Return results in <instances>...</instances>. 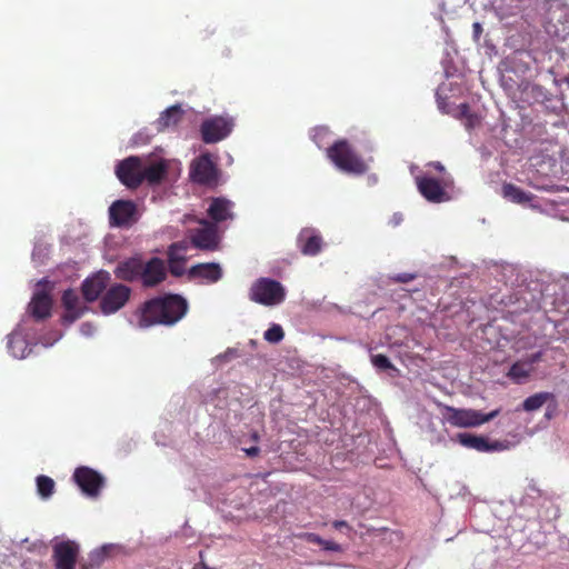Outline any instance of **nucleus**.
Returning <instances> with one entry per match:
<instances>
[{
    "label": "nucleus",
    "mask_w": 569,
    "mask_h": 569,
    "mask_svg": "<svg viewBox=\"0 0 569 569\" xmlns=\"http://www.w3.org/2000/svg\"><path fill=\"white\" fill-rule=\"evenodd\" d=\"M188 311L184 298L174 293L152 298L138 309L139 328H149L156 325L173 326L180 321Z\"/></svg>",
    "instance_id": "f257e3e1"
},
{
    "label": "nucleus",
    "mask_w": 569,
    "mask_h": 569,
    "mask_svg": "<svg viewBox=\"0 0 569 569\" xmlns=\"http://www.w3.org/2000/svg\"><path fill=\"white\" fill-rule=\"evenodd\" d=\"M500 410L496 409L489 413H482L475 409H461L445 405L442 407L443 419L456 428H473L481 426L499 415Z\"/></svg>",
    "instance_id": "f03ea898"
},
{
    "label": "nucleus",
    "mask_w": 569,
    "mask_h": 569,
    "mask_svg": "<svg viewBox=\"0 0 569 569\" xmlns=\"http://www.w3.org/2000/svg\"><path fill=\"white\" fill-rule=\"evenodd\" d=\"M249 298L262 306H278L286 299V289L279 281L261 277L251 284Z\"/></svg>",
    "instance_id": "7ed1b4c3"
},
{
    "label": "nucleus",
    "mask_w": 569,
    "mask_h": 569,
    "mask_svg": "<svg viewBox=\"0 0 569 569\" xmlns=\"http://www.w3.org/2000/svg\"><path fill=\"white\" fill-rule=\"evenodd\" d=\"M188 238L192 247L203 251L217 250L220 241L217 224L206 219H200L199 227L188 231Z\"/></svg>",
    "instance_id": "20e7f679"
},
{
    "label": "nucleus",
    "mask_w": 569,
    "mask_h": 569,
    "mask_svg": "<svg viewBox=\"0 0 569 569\" xmlns=\"http://www.w3.org/2000/svg\"><path fill=\"white\" fill-rule=\"evenodd\" d=\"M139 211L132 200L119 199L109 207V223L111 227L129 228L139 220Z\"/></svg>",
    "instance_id": "39448f33"
},
{
    "label": "nucleus",
    "mask_w": 569,
    "mask_h": 569,
    "mask_svg": "<svg viewBox=\"0 0 569 569\" xmlns=\"http://www.w3.org/2000/svg\"><path fill=\"white\" fill-rule=\"evenodd\" d=\"M131 293V288L123 283L110 284L100 298L101 312L107 316L116 313L127 305Z\"/></svg>",
    "instance_id": "423d86ee"
},
{
    "label": "nucleus",
    "mask_w": 569,
    "mask_h": 569,
    "mask_svg": "<svg viewBox=\"0 0 569 569\" xmlns=\"http://www.w3.org/2000/svg\"><path fill=\"white\" fill-rule=\"evenodd\" d=\"M233 128V120L229 117H210L200 126L201 139L204 143H217L227 138Z\"/></svg>",
    "instance_id": "0eeeda50"
},
{
    "label": "nucleus",
    "mask_w": 569,
    "mask_h": 569,
    "mask_svg": "<svg viewBox=\"0 0 569 569\" xmlns=\"http://www.w3.org/2000/svg\"><path fill=\"white\" fill-rule=\"evenodd\" d=\"M416 183L419 192L429 202L440 203L450 199L446 191V188L452 183V180L449 178H443L439 181L431 177H417Z\"/></svg>",
    "instance_id": "6e6552de"
},
{
    "label": "nucleus",
    "mask_w": 569,
    "mask_h": 569,
    "mask_svg": "<svg viewBox=\"0 0 569 569\" xmlns=\"http://www.w3.org/2000/svg\"><path fill=\"white\" fill-rule=\"evenodd\" d=\"M327 157L341 171L351 173L356 172V153L352 146L345 139L337 140L332 146L328 147Z\"/></svg>",
    "instance_id": "1a4fd4ad"
},
{
    "label": "nucleus",
    "mask_w": 569,
    "mask_h": 569,
    "mask_svg": "<svg viewBox=\"0 0 569 569\" xmlns=\"http://www.w3.org/2000/svg\"><path fill=\"white\" fill-rule=\"evenodd\" d=\"M74 482L79 486L81 491L88 496L96 498L100 495L104 486V478L92 468L81 466L78 467L72 476Z\"/></svg>",
    "instance_id": "9d476101"
},
{
    "label": "nucleus",
    "mask_w": 569,
    "mask_h": 569,
    "mask_svg": "<svg viewBox=\"0 0 569 569\" xmlns=\"http://www.w3.org/2000/svg\"><path fill=\"white\" fill-rule=\"evenodd\" d=\"M116 174L126 187L138 188L142 183V160L132 156L120 161L116 168Z\"/></svg>",
    "instance_id": "9b49d317"
},
{
    "label": "nucleus",
    "mask_w": 569,
    "mask_h": 569,
    "mask_svg": "<svg viewBox=\"0 0 569 569\" xmlns=\"http://www.w3.org/2000/svg\"><path fill=\"white\" fill-rule=\"evenodd\" d=\"M191 179L199 184H212L218 180V169L209 153L197 158L190 168Z\"/></svg>",
    "instance_id": "f8f14e48"
},
{
    "label": "nucleus",
    "mask_w": 569,
    "mask_h": 569,
    "mask_svg": "<svg viewBox=\"0 0 569 569\" xmlns=\"http://www.w3.org/2000/svg\"><path fill=\"white\" fill-rule=\"evenodd\" d=\"M79 556V546L74 541L66 540L53 546L52 559L54 569H76Z\"/></svg>",
    "instance_id": "ddd939ff"
},
{
    "label": "nucleus",
    "mask_w": 569,
    "mask_h": 569,
    "mask_svg": "<svg viewBox=\"0 0 569 569\" xmlns=\"http://www.w3.org/2000/svg\"><path fill=\"white\" fill-rule=\"evenodd\" d=\"M167 278V268L162 259L153 257L142 263L140 280L144 288H153Z\"/></svg>",
    "instance_id": "4468645a"
},
{
    "label": "nucleus",
    "mask_w": 569,
    "mask_h": 569,
    "mask_svg": "<svg viewBox=\"0 0 569 569\" xmlns=\"http://www.w3.org/2000/svg\"><path fill=\"white\" fill-rule=\"evenodd\" d=\"M111 280L108 271L101 270L83 280L81 284L82 296L88 302L96 301L101 297Z\"/></svg>",
    "instance_id": "2eb2a0df"
},
{
    "label": "nucleus",
    "mask_w": 569,
    "mask_h": 569,
    "mask_svg": "<svg viewBox=\"0 0 569 569\" xmlns=\"http://www.w3.org/2000/svg\"><path fill=\"white\" fill-rule=\"evenodd\" d=\"M61 302L66 310L64 315L62 316L63 323L69 325L74 322L87 310V307L81 303L78 293L72 289L64 290Z\"/></svg>",
    "instance_id": "dca6fc26"
},
{
    "label": "nucleus",
    "mask_w": 569,
    "mask_h": 569,
    "mask_svg": "<svg viewBox=\"0 0 569 569\" xmlns=\"http://www.w3.org/2000/svg\"><path fill=\"white\" fill-rule=\"evenodd\" d=\"M457 439L459 443L466 448L475 449L479 452H491L503 449V445L499 441L490 442L488 438L483 436H477L472 433H458Z\"/></svg>",
    "instance_id": "f3484780"
},
{
    "label": "nucleus",
    "mask_w": 569,
    "mask_h": 569,
    "mask_svg": "<svg viewBox=\"0 0 569 569\" xmlns=\"http://www.w3.org/2000/svg\"><path fill=\"white\" fill-rule=\"evenodd\" d=\"M52 299L44 290H38L33 293V297L28 306V311L31 317L41 321L51 316Z\"/></svg>",
    "instance_id": "a211bd4d"
},
{
    "label": "nucleus",
    "mask_w": 569,
    "mask_h": 569,
    "mask_svg": "<svg viewBox=\"0 0 569 569\" xmlns=\"http://www.w3.org/2000/svg\"><path fill=\"white\" fill-rule=\"evenodd\" d=\"M188 276L190 279H200L206 283H216L222 278V269L216 262L198 263L189 269Z\"/></svg>",
    "instance_id": "6ab92c4d"
},
{
    "label": "nucleus",
    "mask_w": 569,
    "mask_h": 569,
    "mask_svg": "<svg viewBox=\"0 0 569 569\" xmlns=\"http://www.w3.org/2000/svg\"><path fill=\"white\" fill-rule=\"evenodd\" d=\"M142 263L140 258L120 261L114 269V276L117 279L128 282L140 280Z\"/></svg>",
    "instance_id": "aec40b11"
},
{
    "label": "nucleus",
    "mask_w": 569,
    "mask_h": 569,
    "mask_svg": "<svg viewBox=\"0 0 569 569\" xmlns=\"http://www.w3.org/2000/svg\"><path fill=\"white\" fill-rule=\"evenodd\" d=\"M298 247L305 256H316L322 249V238L312 229H303L297 239Z\"/></svg>",
    "instance_id": "412c9836"
},
{
    "label": "nucleus",
    "mask_w": 569,
    "mask_h": 569,
    "mask_svg": "<svg viewBox=\"0 0 569 569\" xmlns=\"http://www.w3.org/2000/svg\"><path fill=\"white\" fill-rule=\"evenodd\" d=\"M232 207L233 203L224 198H213L207 210L208 216L212 220L211 222L217 224L218 222H223L228 219H232Z\"/></svg>",
    "instance_id": "4be33fe9"
},
{
    "label": "nucleus",
    "mask_w": 569,
    "mask_h": 569,
    "mask_svg": "<svg viewBox=\"0 0 569 569\" xmlns=\"http://www.w3.org/2000/svg\"><path fill=\"white\" fill-rule=\"evenodd\" d=\"M183 117V110L180 106H171L161 114L159 118L154 121L153 126L157 130V132H162L168 128H172L178 126V123L182 120Z\"/></svg>",
    "instance_id": "5701e85b"
},
{
    "label": "nucleus",
    "mask_w": 569,
    "mask_h": 569,
    "mask_svg": "<svg viewBox=\"0 0 569 569\" xmlns=\"http://www.w3.org/2000/svg\"><path fill=\"white\" fill-rule=\"evenodd\" d=\"M501 193L503 198L518 204L528 203L535 198L532 193L526 192L511 182H505L502 184Z\"/></svg>",
    "instance_id": "b1692460"
},
{
    "label": "nucleus",
    "mask_w": 569,
    "mask_h": 569,
    "mask_svg": "<svg viewBox=\"0 0 569 569\" xmlns=\"http://www.w3.org/2000/svg\"><path fill=\"white\" fill-rule=\"evenodd\" d=\"M167 172V164L164 161L152 162L148 166L142 163V182L147 181L150 184L159 183Z\"/></svg>",
    "instance_id": "393cba45"
},
{
    "label": "nucleus",
    "mask_w": 569,
    "mask_h": 569,
    "mask_svg": "<svg viewBox=\"0 0 569 569\" xmlns=\"http://www.w3.org/2000/svg\"><path fill=\"white\" fill-rule=\"evenodd\" d=\"M7 345L10 353L18 359L26 358L31 351L28 341L20 333H11Z\"/></svg>",
    "instance_id": "a878e982"
},
{
    "label": "nucleus",
    "mask_w": 569,
    "mask_h": 569,
    "mask_svg": "<svg viewBox=\"0 0 569 569\" xmlns=\"http://www.w3.org/2000/svg\"><path fill=\"white\" fill-rule=\"evenodd\" d=\"M535 368L523 360L516 361L507 372V377L516 383H523L531 375Z\"/></svg>",
    "instance_id": "bb28decb"
},
{
    "label": "nucleus",
    "mask_w": 569,
    "mask_h": 569,
    "mask_svg": "<svg viewBox=\"0 0 569 569\" xmlns=\"http://www.w3.org/2000/svg\"><path fill=\"white\" fill-rule=\"evenodd\" d=\"M456 117L462 121L466 129L471 130L481 123V118L471 111L468 103H461L457 109Z\"/></svg>",
    "instance_id": "cd10ccee"
},
{
    "label": "nucleus",
    "mask_w": 569,
    "mask_h": 569,
    "mask_svg": "<svg viewBox=\"0 0 569 569\" xmlns=\"http://www.w3.org/2000/svg\"><path fill=\"white\" fill-rule=\"evenodd\" d=\"M548 401L555 402L553 393L547 391L538 392L525 399V401L522 402V409L525 411L531 412L540 409Z\"/></svg>",
    "instance_id": "c85d7f7f"
},
{
    "label": "nucleus",
    "mask_w": 569,
    "mask_h": 569,
    "mask_svg": "<svg viewBox=\"0 0 569 569\" xmlns=\"http://www.w3.org/2000/svg\"><path fill=\"white\" fill-rule=\"evenodd\" d=\"M111 548V545H104L94 550L90 556V562L81 565L80 569H94L96 567H99L108 557Z\"/></svg>",
    "instance_id": "c756f323"
},
{
    "label": "nucleus",
    "mask_w": 569,
    "mask_h": 569,
    "mask_svg": "<svg viewBox=\"0 0 569 569\" xmlns=\"http://www.w3.org/2000/svg\"><path fill=\"white\" fill-rule=\"evenodd\" d=\"M371 363L379 371H390L391 377H396L399 370L391 363L390 359L381 353L371 356Z\"/></svg>",
    "instance_id": "7c9ffc66"
},
{
    "label": "nucleus",
    "mask_w": 569,
    "mask_h": 569,
    "mask_svg": "<svg viewBox=\"0 0 569 569\" xmlns=\"http://www.w3.org/2000/svg\"><path fill=\"white\" fill-rule=\"evenodd\" d=\"M37 490L43 499H48L53 493L54 481L50 477L41 475L37 477Z\"/></svg>",
    "instance_id": "2f4dec72"
},
{
    "label": "nucleus",
    "mask_w": 569,
    "mask_h": 569,
    "mask_svg": "<svg viewBox=\"0 0 569 569\" xmlns=\"http://www.w3.org/2000/svg\"><path fill=\"white\" fill-rule=\"evenodd\" d=\"M188 249L189 242L187 240L173 242L168 248V257H173L174 260H187L186 253Z\"/></svg>",
    "instance_id": "473e14b6"
},
{
    "label": "nucleus",
    "mask_w": 569,
    "mask_h": 569,
    "mask_svg": "<svg viewBox=\"0 0 569 569\" xmlns=\"http://www.w3.org/2000/svg\"><path fill=\"white\" fill-rule=\"evenodd\" d=\"M284 337V331L281 326L272 325L269 329H267L263 333V338L270 343H278Z\"/></svg>",
    "instance_id": "72a5a7b5"
},
{
    "label": "nucleus",
    "mask_w": 569,
    "mask_h": 569,
    "mask_svg": "<svg viewBox=\"0 0 569 569\" xmlns=\"http://www.w3.org/2000/svg\"><path fill=\"white\" fill-rule=\"evenodd\" d=\"M186 260H174L173 257H168L169 270L171 274L180 277L184 273Z\"/></svg>",
    "instance_id": "f704fd0d"
},
{
    "label": "nucleus",
    "mask_w": 569,
    "mask_h": 569,
    "mask_svg": "<svg viewBox=\"0 0 569 569\" xmlns=\"http://www.w3.org/2000/svg\"><path fill=\"white\" fill-rule=\"evenodd\" d=\"M299 538L303 539L305 541H307L309 543H315L320 547L322 546V542H323V539L319 535L313 533V532H305V533L300 535Z\"/></svg>",
    "instance_id": "c9c22d12"
},
{
    "label": "nucleus",
    "mask_w": 569,
    "mask_h": 569,
    "mask_svg": "<svg viewBox=\"0 0 569 569\" xmlns=\"http://www.w3.org/2000/svg\"><path fill=\"white\" fill-rule=\"evenodd\" d=\"M329 134V130L326 129V128H318L315 130V133H313V141L319 146L321 147L322 146V142H323V139Z\"/></svg>",
    "instance_id": "e433bc0d"
},
{
    "label": "nucleus",
    "mask_w": 569,
    "mask_h": 569,
    "mask_svg": "<svg viewBox=\"0 0 569 569\" xmlns=\"http://www.w3.org/2000/svg\"><path fill=\"white\" fill-rule=\"evenodd\" d=\"M321 548L327 551H335V552L341 551V546L332 540L323 539Z\"/></svg>",
    "instance_id": "4c0bfd02"
},
{
    "label": "nucleus",
    "mask_w": 569,
    "mask_h": 569,
    "mask_svg": "<svg viewBox=\"0 0 569 569\" xmlns=\"http://www.w3.org/2000/svg\"><path fill=\"white\" fill-rule=\"evenodd\" d=\"M413 279H415V274L408 273V272L398 273L397 276L393 277V280L399 283H407Z\"/></svg>",
    "instance_id": "58836bf2"
},
{
    "label": "nucleus",
    "mask_w": 569,
    "mask_h": 569,
    "mask_svg": "<svg viewBox=\"0 0 569 569\" xmlns=\"http://www.w3.org/2000/svg\"><path fill=\"white\" fill-rule=\"evenodd\" d=\"M542 359V352L538 351L530 356H528L523 361L527 363H530L531 368H533V365L539 362Z\"/></svg>",
    "instance_id": "ea45409f"
},
{
    "label": "nucleus",
    "mask_w": 569,
    "mask_h": 569,
    "mask_svg": "<svg viewBox=\"0 0 569 569\" xmlns=\"http://www.w3.org/2000/svg\"><path fill=\"white\" fill-rule=\"evenodd\" d=\"M403 221V214L401 212H395L392 214V217L390 218V221L389 223L392 226V227H398L402 223Z\"/></svg>",
    "instance_id": "a19ab883"
},
{
    "label": "nucleus",
    "mask_w": 569,
    "mask_h": 569,
    "mask_svg": "<svg viewBox=\"0 0 569 569\" xmlns=\"http://www.w3.org/2000/svg\"><path fill=\"white\" fill-rule=\"evenodd\" d=\"M357 169H358V176L365 174L366 172L369 171V164L366 161L358 158Z\"/></svg>",
    "instance_id": "79ce46f5"
},
{
    "label": "nucleus",
    "mask_w": 569,
    "mask_h": 569,
    "mask_svg": "<svg viewBox=\"0 0 569 569\" xmlns=\"http://www.w3.org/2000/svg\"><path fill=\"white\" fill-rule=\"evenodd\" d=\"M472 32H473L475 40L478 41L482 33V26L479 22H475L472 24Z\"/></svg>",
    "instance_id": "37998d69"
},
{
    "label": "nucleus",
    "mask_w": 569,
    "mask_h": 569,
    "mask_svg": "<svg viewBox=\"0 0 569 569\" xmlns=\"http://www.w3.org/2000/svg\"><path fill=\"white\" fill-rule=\"evenodd\" d=\"M244 452L247 453L248 457H256L259 455L260 448L253 446V447L244 449Z\"/></svg>",
    "instance_id": "c03bdc74"
},
{
    "label": "nucleus",
    "mask_w": 569,
    "mask_h": 569,
    "mask_svg": "<svg viewBox=\"0 0 569 569\" xmlns=\"http://www.w3.org/2000/svg\"><path fill=\"white\" fill-rule=\"evenodd\" d=\"M332 525L337 530H341L342 528L350 530V527L346 521L337 520Z\"/></svg>",
    "instance_id": "a18cd8bd"
},
{
    "label": "nucleus",
    "mask_w": 569,
    "mask_h": 569,
    "mask_svg": "<svg viewBox=\"0 0 569 569\" xmlns=\"http://www.w3.org/2000/svg\"><path fill=\"white\" fill-rule=\"evenodd\" d=\"M430 166L433 167L438 172L445 171L443 164L439 161L431 162Z\"/></svg>",
    "instance_id": "49530a36"
},
{
    "label": "nucleus",
    "mask_w": 569,
    "mask_h": 569,
    "mask_svg": "<svg viewBox=\"0 0 569 569\" xmlns=\"http://www.w3.org/2000/svg\"><path fill=\"white\" fill-rule=\"evenodd\" d=\"M369 537H372V541H380L381 540V532L375 530L373 532L369 533Z\"/></svg>",
    "instance_id": "de8ad7c7"
},
{
    "label": "nucleus",
    "mask_w": 569,
    "mask_h": 569,
    "mask_svg": "<svg viewBox=\"0 0 569 569\" xmlns=\"http://www.w3.org/2000/svg\"><path fill=\"white\" fill-rule=\"evenodd\" d=\"M367 180H368V184H375L377 182V176L376 174H369L367 177Z\"/></svg>",
    "instance_id": "09e8293b"
},
{
    "label": "nucleus",
    "mask_w": 569,
    "mask_h": 569,
    "mask_svg": "<svg viewBox=\"0 0 569 569\" xmlns=\"http://www.w3.org/2000/svg\"><path fill=\"white\" fill-rule=\"evenodd\" d=\"M143 133L142 132H139L137 136H136V140H141L143 143L148 142L149 141V138L147 137L146 139L142 138Z\"/></svg>",
    "instance_id": "8fccbe9b"
},
{
    "label": "nucleus",
    "mask_w": 569,
    "mask_h": 569,
    "mask_svg": "<svg viewBox=\"0 0 569 569\" xmlns=\"http://www.w3.org/2000/svg\"><path fill=\"white\" fill-rule=\"evenodd\" d=\"M251 438H252V440H253V441H258V440H259V435H258V432H253V433L251 435Z\"/></svg>",
    "instance_id": "3c124183"
},
{
    "label": "nucleus",
    "mask_w": 569,
    "mask_h": 569,
    "mask_svg": "<svg viewBox=\"0 0 569 569\" xmlns=\"http://www.w3.org/2000/svg\"><path fill=\"white\" fill-rule=\"evenodd\" d=\"M200 566H201V568H202V569H214V568L209 567V566H208L207 563H204L203 561H201Z\"/></svg>",
    "instance_id": "603ef678"
}]
</instances>
